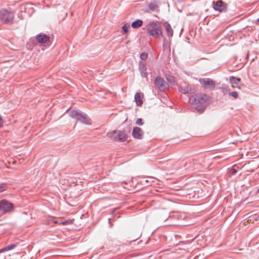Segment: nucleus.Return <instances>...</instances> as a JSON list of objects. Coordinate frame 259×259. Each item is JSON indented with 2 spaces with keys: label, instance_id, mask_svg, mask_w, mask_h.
<instances>
[{
  "label": "nucleus",
  "instance_id": "nucleus-1",
  "mask_svg": "<svg viewBox=\"0 0 259 259\" xmlns=\"http://www.w3.org/2000/svg\"><path fill=\"white\" fill-rule=\"evenodd\" d=\"M146 29L150 35L158 37L162 36L161 25L158 22H151L146 25Z\"/></svg>",
  "mask_w": 259,
  "mask_h": 259
},
{
  "label": "nucleus",
  "instance_id": "nucleus-2",
  "mask_svg": "<svg viewBox=\"0 0 259 259\" xmlns=\"http://www.w3.org/2000/svg\"><path fill=\"white\" fill-rule=\"evenodd\" d=\"M208 99V97L205 94H201L196 95L194 100V103L197 106V110L202 113L204 110V105Z\"/></svg>",
  "mask_w": 259,
  "mask_h": 259
},
{
  "label": "nucleus",
  "instance_id": "nucleus-3",
  "mask_svg": "<svg viewBox=\"0 0 259 259\" xmlns=\"http://www.w3.org/2000/svg\"><path fill=\"white\" fill-rule=\"evenodd\" d=\"M107 136L110 139L118 142H123L127 139L126 135L120 131H114L107 134Z\"/></svg>",
  "mask_w": 259,
  "mask_h": 259
},
{
  "label": "nucleus",
  "instance_id": "nucleus-4",
  "mask_svg": "<svg viewBox=\"0 0 259 259\" xmlns=\"http://www.w3.org/2000/svg\"><path fill=\"white\" fill-rule=\"evenodd\" d=\"M14 18L13 13L6 9L0 11V20L4 23H11Z\"/></svg>",
  "mask_w": 259,
  "mask_h": 259
},
{
  "label": "nucleus",
  "instance_id": "nucleus-5",
  "mask_svg": "<svg viewBox=\"0 0 259 259\" xmlns=\"http://www.w3.org/2000/svg\"><path fill=\"white\" fill-rule=\"evenodd\" d=\"M202 87L205 89H214L215 86V81L208 78H200L199 80Z\"/></svg>",
  "mask_w": 259,
  "mask_h": 259
},
{
  "label": "nucleus",
  "instance_id": "nucleus-6",
  "mask_svg": "<svg viewBox=\"0 0 259 259\" xmlns=\"http://www.w3.org/2000/svg\"><path fill=\"white\" fill-rule=\"evenodd\" d=\"M13 206L12 203L8 202L5 199L0 201V210L4 212H7L12 210Z\"/></svg>",
  "mask_w": 259,
  "mask_h": 259
},
{
  "label": "nucleus",
  "instance_id": "nucleus-7",
  "mask_svg": "<svg viewBox=\"0 0 259 259\" xmlns=\"http://www.w3.org/2000/svg\"><path fill=\"white\" fill-rule=\"evenodd\" d=\"M213 8L215 11L220 12H226L227 9V4L222 1H218L216 2H213Z\"/></svg>",
  "mask_w": 259,
  "mask_h": 259
},
{
  "label": "nucleus",
  "instance_id": "nucleus-8",
  "mask_svg": "<svg viewBox=\"0 0 259 259\" xmlns=\"http://www.w3.org/2000/svg\"><path fill=\"white\" fill-rule=\"evenodd\" d=\"M36 39L38 43L46 44L50 40V37L45 34L40 33L36 36Z\"/></svg>",
  "mask_w": 259,
  "mask_h": 259
},
{
  "label": "nucleus",
  "instance_id": "nucleus-9",
  "mask_svg": "<svg viewBox=\"0 0 259 259\" xmlns=\"http://www.w3.org/2000/svg\"><path fill=\"white\" fill-rule=\"evenodd\" d=\"M230 82L231 84L232 87L234 89L235 88H238V89H240V82L241 80L240 78L231 76L229 79Z\"/></svg>",
  "mask_w": 259,
  "mask_h": 259
},
{
  "label": "nucleus",
  "instance_id": "nucleus-10",
  "mask_svg": "<svg viewBox=\"0 0 259 259\" xmlns=\"http://www.w3.org/2000/svg\"><path fill=\"white\" fill-rule=\"evenodd\" d=\"M132 135L135 138L141 139L143 136V132L140 128L135 127L133 128Z\"/></svg>",
  "mask_w": 259,
  "mask_h": 259
},
{
  "label": "nucleus",
  "instance_id": "nucleus-11",
  "mask_svg": "<svg viewBox=\"0 0 259 259\" xmlns=\"http://www.w3.org/2000/svg\"><path fill=\"white\" fill-rule=\"evenodd\" d=\"M155 83L156 86L160 90H163L165 88L166 84L163 78L161 77H156L155 80Z\"/></svg>",
  "mask_w": 259,
  "mask_h": 259
},
{
  "label": "nucleus",
  "instance_id": "nucleus-12",
  "mask_svg": "<svg viewBox=\"0 0 259 259\" xmlns=\"http://www.w3.org/2000/svg\"><path fill=\"white\" fill-rule=\"evenodd\" d=\"M144 95L142 93L138 92L135 94V101L137 106H141L143 104Z\"/></svg>",
  "mask_w": 259,
  "mask_h": 259
},
{
  "label": "nucleus",
  "instance_id": "nucleus-13",
  "mask_svg": "<svg viewBox=\"0 0 259 259\" xmlns=\"http://www.w3.org/2000/svg\"><path fill=\"white\" fill-rule=\"evenodd\" d=\"M163 26L166 31L167 35L169 37H172L173 35V30L170 24L167 22L163 23Z\"/></svg>",
  "mask_w": 259,
  "mask_h": 259
},
{
  "label": "nucleus",
  "instance_id": "nucleus-14",
  "mask_svg": "<svg viewBox=\"0 0 259 259\" xmlns=\"http://www.w3.org/2000/svg\"><path fill=\"white\" fill-rule=\"evenodd\" d=\"M180 91L184 94H192L194 93V90L189 86L183 87V85H180Z\"/></svg>",
  "mask_w": 259,
  "mask_h": 259
},
{
  "label": "nucleus",
  "instance_id": "nucleus-15",
  "mask_svg": "<svg viewBox=\"0 0 259 259\" xmlns=\"http://www.w3.org/2000/svg\"><path fill=\"white\" fill-rule=\"evenodd\" d=\"M158 8V4L156 1H153L150 2L148 4V8L147 9V11L150 12L151 11H154L156 10Z\"/></svg>",
  "mask_w": 259,
  "mask_h": 259
},
{
  "label": "nucleus",
  "instance_id": "nucleus-16",
  "mask_svg": "<svg viewBox=\"0 0 259 259\" xmlns=\"http://www.w3.org/2000/svg\"><path fill=\"white\" fill-rule=\"evenodd\" d=\"M82 114L79 111L77 110H73L71 113L70 116L71 117L75 118L77 120H79V119L81 117Z\"/></svg>",
  "mask_w": 259,
  "mask_h": 259
},
{
  "label": "nucleus",
  "instance_id": "nucleus-17",
  "mask_svg": "<svg viewBox=\"0 0 259 259\" xmlns=\"http://www.w3.org/2000/svg\"><path fill=\"white\" fill-rule=\"evenodd\" d=\"M79 121H80L81 122L85 124H91V119L85 114L82 115L81 117L79 119Z\"/></svg>",
  "mask_w": 259,
  "mask_h": 259
},
{
  "label": "nucleus",
  "instance_id": "nucleus-18",
  "mask_svg": "<svg viewBox=\"0 0 259 259\" xmlns=\"http://www.w3.org/2000/svg\"><path fill=\"white\" fill-rule=\"evenodd\" d=\"M143 21L142 20H137L132 23V27L134 28H138L143 25Z\"/></svg>",
  "mask_w": 259,
  "mask_h": 259
},
{
  "label": "nucleus",
  "instance_id": "nucleus-19",
  "mask_svg": "<svg viewBox=\"0 0 259 259\" xmlns=\"http://www.w3.org/2000/svg\"><path fill=\"white\" fill-rule=\"evenodd\" d=\"M15 247V245H11L8 246L0 250V253H2V252H4V251H9L12 249H13Z\"/></svg>",
  "mask_w": 259,
  "mask_h": 259
},
{
  "label": "nucleus",
  "instance_id": "nucleus-20",
  "mask_svg": "<svg viewBox=\"0 0 259 259\" xmlns=\"http://www.w3.org/2000/svg\"><path fill=\"white\" fill-rule=\"evenodd\" d=\"M73 221H74V219H69V220H67L66 221L61 222L59 223V224L63 225H70L73 223Z\"/></svg>",
  "mask_w": 259,
  "mask_h": 259
},
{
  "label": "nucleus",
  "instance_id": "nucleus-21",
  "mask_svg": "<svg viewBox=\"0 0 259 259\" xmlns=\"http://www.w3.org/2000/svg\"><path fill=\"white\" fill-rule=\"evenodd\" d=\"M130 27V24L129 23L125 24L122 27V30L124 33H127L128 32V29Z\"/></svg>",
  "mask_w": 259,
  "mask_h": 259
},
{
  "label": "nucleus",
  "instance_id": "nucleus-22",
  "mask_svg": "<svg viewBox=\"0 0 259 259\" xmlns=\"http://www.w3.org/2000/svg\"><path fill=\"white\" fill-rule=\"evenodd\" d=\"M7 185L5 183L0 184V193H2L7 190Z\"/></svg>",
  "mask_w": 259,
  "mask_h": 259
},
{
  "label": "nucleus",
  "instance_id": "nucleus-23",
  "mask_svg": "<svg viewBox=\"0 0 259 259\" xmlns=\"http://www.w3.org/2000/svg\"><path fill=\"white\" fill-rule=\"evenodd\" d=\"M148 57V54L146 53H143L140 55V58L142 60H145Z\"/></svg>",
  "mask_w": 259,
  "mask_h": 259
},
{
  "label": "nucleus",
  "instance_id": "nucleus-24",
  "mask_svg": "<svg viewBox=\"0 0 259 259\" xmlns=\"http://www.w3.org/2000/svg\"><path fill=\"white\" fill-rule=\"evenodd\" d=\"M253 220L259 221V214H255L250 217Z\"/></svg>",
  "mask_w": 259,
  "mask_h": 259
},
{
  "label": "nucleus",
  "instance_id": "nucleus-25",
  "mask_svg": "<svg viewBox=\"0 0 259 259\" xmlns=\"http://www.w3.org/2000/svg\"><path fill=\"white\" fill-rule=\"evenodd\" d=\"M229 95L234 98H237L238 97V93L236 92H233L229 94Z\"/></svg>",
  "mask_w": 259,
  "mask_h": 259
},
{
  "label": "nucleus",
  "instance_id": "nucleus-26",
  "mask_svg": "<svg viewBox=\"0 0 259 259\" xmlns=\"http://www.w3.org/2000/svg\"><path fill=\"white\" fill-rule=\"evenodd\" d=\"M136 124L140 125H143L142 119L141 118H138L136 121Z\"/></svg>",
  "mask_w": 259,
  "mask_h": 259
},
{
  "label": "nucleus",
  "instance_id": "nucleus-27",
  "mask_svg": "<svg viewBox=\"0 0 259 259\" xmlns=\"http://www.w3.org/2000/svg\"><path fill=\"white\" fill-rule=\"evenodd\" d=\"M242 168L244 170V171H249V172H252L253 170L248 169L247 166L246 165H244Z\"/></svg>",
  "mask_w": 259,
  "mask_h": 259
},
{
  "label": "nucleus",
  "instance_id": "nucleus-28",
  "mask_svg": "<svg viewBox=\"0 0 259 259\" xmlns=\"http://www.w3.org/2000/svg\"><path fill=\"white\" fill-rule=\"evenodd\" d=\"M4 122L2 119V117L0 116V126H2L3 125Z\"/></svg>",
  "mask_w": 259,
  "mask_h": 259
},
{
  "label": "nucleus",
  "instance_id": "nucleus-29",
  "mask_svg": "<svg viewBox=\"0 0 259 259\" xmlns=\"http://www.w3.org/2000/svg\"><path fill=\"white\" fill-rule=\"evenodd\" d=\"M231 171H232V174H233V175L237 172V170H236L234 168H232Z\"/></svg>",
  "mask_w": 259,
  "mask_h": 259
},
{
  "label": "nucleus",
  "instance_id": "nucleus-30",
  "mask_svg": "<svg viewBox=\"0 0 259 259\" xmlns=\"http://www.w3.org/2000/svg\"><path fill=\"white\" fill-rule=\"evenodd\" d=\"M168 82H169L170 83L171 82L170 79H168Z\"/></svg>",
  "mask_w": 259,
  "mask_h": 259
},
{
  "label": "nucleus",
  "instance_id": "nucleus-31",
  "mask_svg": "<svg viewBox=\"0 0 259 259\" xmlns=\"http://www.w3.org/2000/svg\"><path fill=\"white\" fill-rule=\"evenodd\" d=\"M258 192H259V189L257 190V193H258Z\"/></svg>",
  "mask_w": 259,
  "mask_h": 259
},
{
  "label": "nucleus",
  "instance_id": "nucleus-32",
  "mask_svg": "<svg viewBox=\"0 0 259 259\" xmlns=\"http://www.w3.org/2000/svg\"><path fill=\"white\" fill-rule=\"evenodd\" d=\"M258 22H259V19H258Z\"/></svg>",
  "mask_w": 259,
  "mask_h": 259
}]
</instances>
